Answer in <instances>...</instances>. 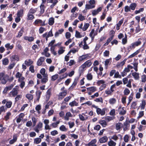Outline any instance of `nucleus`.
Here are the masks:
<instances>
[{"label":"nucleus","mask_w":146,"mask_h":146,"mask_svg":"<svg viewBox=\"0 0 146 146\" xmlns=\"http://www.w3.org/2000/svg\"><path fill=\"white\" fill-rule=\"evenodd\" d=\"M9 76L5 74L3 72L0 73V83L3 84H5L8 80Z\"/></svg>","instance_id":"1"},{"label":"nucleus","mask_w":146,"mask_h":146,"mask_svg":"<svg viewBox=\"0 0 146 146\" xmlns=\"http://www.w3.org/2000/svg\"><path fill=\"white\" fill-rule=\"evenodd\" d=\"M92 64V62L91 60H88L85 62L84 64L81 65L80 67V68L81 69L80 73L82 72L85 68L90 67Z\"/></svg>","instance_id":"2"},{"label":"nucleus","mask_w":146,"mask_h":146,"mask_svg":"<svg viewBox=\"0 0 146 146\" xmlns=\"http://www.w3.org/2000/svg\"><path fill=\"white\" fill-rule=\"evenodd\" d=\"M19 87L17 86H16L14 88H13L12 90L9 94V95L10 97H15L17 95L19 90Z\"/></svg>","instance_id":"3"},{"label":"nucleus","mask_w":146,"mask_h":146,"mask_svg":"<svg viewBox=\"0 0 146 146\" xmlns=\"http://www.w3.org/2000/svg\"><path fill=\"white\" fill-rule=\"evenodd\" d=\"M47 2L48 3H52L50 7V9H52L58 1L57 0H47Z\"/></svg>","instance_id":"4"},{"label":"nucleus","mask_w":146,"mask_h":146,"mask_svg":"<svg viewBox=\"0 0 146 146\" xmlns=\"http://www.w3.org/2000/svg\"><path fill=\"white\" fill-rule=\"evenodd\" d=\"M74 70L72 71L68 74L67 73H66L64 74L60 77V80H61L64 78H66L68 75L70 77H72L73 75H74Z\"/></svg>","instance_id":"5"},{"label":"nucleus","mask_w":146,"mask_h":146,"mask_svg":"<svg viewBox=\"0 0 146 146\" xmlns=\"http://www.w3.org/2000/svg\"><path fill=\"white\" fill-rule=\"evenodd\" d=\"M67 94V91L64 90L60 93L58 95V99L59 100H61Z\"/></svg>","instance_id":"6"},{"label":"nucleus","mask_w":146,"mask_h":146,"mask_svg":"<svg viewBox=\"0 0 146 146\" xmlns=\"http://www.w3.org/2000/svg\"><path fill=\"white\" fill-rule=\"evenodd\" d=\"M90 57L88 54L83 55L79 56L78 58V61L80 62L84 60H87L90 58Z\"/></svg>","instance_id":"7"},{"label":"nucleus","mask_w":146,"mask_h":146,"mask_svg":"<svg viewBox=\"0 0 146 146\" xmlns=\"http://www.w3.org/2000/svg\"><path fill=\"white\" fill-rule=\"evenodd\" d=\"M106 109L103 108L101 110L100 108H97L96 109V111L98 115L100 114L101 115L103 116L105 114Z\"/></svg>","instance_id":"8"},{"label":"nucleus","mask_w":146,"mask_h":146,"mask_svg":"<svg viewBox=\"0 0 146 146\" xmlns=\"http://www.w3.org/2000/svg\"><path fill=\"white\" fill-rule=\"evenodd\" d=\"M45 57L43 56L40 57L38 60L37 62V65L38 66L41 65L43 62L44 61Z\"/></svg>","instance_id":"9"},{"label":"nucleus","mask_w":146,"mask_h":146,"mask_svg":"<svg viewBox=\"0 0 146 146\" xmlns=\"http://www.w3.org/2000/svg\"><path fill=\"white\" fill-rule=\"evenodd\" d=\"M102 7H100L97 9L92 10V14L93 16H95L98 14L99 12L102 11Z\"/></svg>","instance_id":"10"},{"label":"nucleus","mask_w":146,"mask_h":146,"mask_svg":"<svg viewBox=\"0 0 146 146\" xmlns=\"http://www.w3.org/2000/svg\"><path fill=\"white\" fill-rule=\"evenodd\" d=\"M97 140L96 139H94L91 140L88 144L86 145V146H97L96 143L97 142Z\"/></svg>","instance_id":"11"},{"label":"nucleus","mask_w":146,"mask_h":146,"mask_svg":"<svg viewBox=\"0 0 146 146\" xmlns=\"http://www.w3.org/2000/svg\"><path fill=\"white\" fill-rule=\"evenodd\" d=\"M5 48H6L7 50H9L10 49H12L14 47V45L12 44L11 45H10V43H7L5 44Z\"/></svg>","instance_id":"12"},{"label":"nucleus","mask_w":146,"mask_h":146,"mask_svg":"<svg viewBox=\"0 0 146 146\" xmlns=\"http://www.w3.org/2000/svg\"><path fill=\"white\" fill-rule=\"evenodd\" d=\"M78 78L76 77L75 78L74 81L72 85V86L70 87V89H72L77 84V83L78 82Z\"/></svg>","instance_id":"13"},{"label":"nucleus","mask_w":146,"mask_h":146,"mask_svg":"<svg viewBox=\"0 0 146 146\" xmlns=\"http://www.w3.org/2000/svg\"><path fill=\"white\" fill-rule=\"evenodd\" d=\"M108 140V138L106 136H104L99 140V141L100 143H103L106 142Z\"/></svg>","instance_id":"14"},{"label":"nucleus","mask_w":146,"mask_h":146,"mask_svg":"<svg viewBox=\"0 0 146 146\" xmlns=\"http://www.w3.org/2000/svg\"><path fill=\"white\" fill-rule=\"evenodd\" d=\"M44 3H42L40 7V13L41 14H42L44 13L45 11V9L46 8L44 5L43 4Z\"/></svg>","instance_id":"15"},{"label":"nucleus","mask_w":146,"mask_h":146,"mask_svg":"<svg viewBox=\"0 0 146 146\" xmlns=\"http://www.w3.org/2000/svg\"><path fill=\"white\" fill-rule=\"evenodd\" d=\"M64 30L63 29H61L58 30L54 34V36L56 37L58 36L60 34H61L64 31Z\"/></svg>","instance_id":"16"},{"label":"nucleus","mask_w":146,"mask_h":146,"mask_svg":"<svg viewBox=\"0 0 146 146\" xmlns=\"http://www.w3.org/2000/svg\"><path fill=\"white\" fill-rule=\"evenodd\" d=\"M10 59L11 61H18L19 60L18 56L16 55H13L10 58Z\"/></svg>","instance_id":"17"},{"label":"nucleus","mask_w":146,"mask_h":146,"mask_svg":"<svg viewBox=\"0 0 146 146\" xmlns=\"http://www.w3.org/2000/svg\"><path fill=\"white\" fill-rule=\"evenodd\" d=\"M42 93V92L40 90H37L36 92V100L38 101L40 97V95Z\"/></svg>","instance_id":"18"},{"label":"nucleus","mask_w":146,"mask_h":146,"mask_svg":"<svg viewBox=\"0 0 146 146\" xmlns=\"http://www.w3.org/2000/svg\"><path fill=\"white\" fill-rule=\"evenodd\" d=\"M24 10L21 9L18 11L17 13V17H22L23 15Z\"/></svg>","instance_id":"19"},{"label":"nucleus","mask_w":146,"mask_h":146,"mask_svg":"<svg viewBox=\"0 0 146 146\" xmlns=\"http://www.w3.org/2000/svg\"><path fill=\"white\" fill-rule=\"evenodd\" d=\"M123 125L124 127L123 129L124 131H125L126 130L129 126V123L128 121H126L124 123Z\"/></svg>","instance_id":"20"},{"label":"nucleus","mask_w":146,"mask_h":146,"mask_svg":"<svg viewBox=\"0 0 146 146\" xmlns=\"http://www.w3.org/2000/svg\"><path fill=\"white\" fill-rule=\"evenodd\" d=\"M123 126V124L121 123H116L115 125V128L117 130H119Z\"/></svg>","instance_id":"21"},{"label":"nucleus","mask_w":146,"mask_h":146,"mask_svg":"<svg viewBox=\"0 0 146 146\" xmlns=\"http://www.w3.org/2000/svg\"><path fill=\"white\" fill-rule=\"evenodd\" d=\"M86 89L88 91H90L92 92H94L96 90V88L95 86H92Z\"/></svg>","instance_id":"22"},{"label":"nucleus","mask_w":146,"mask_h":146,"mask_svg":"<svg viewBox=\"0 0 146 146\" xmlns=\"http://www.w3.org/2000/svg\"><path fill=\"white\" fill-rule=\"evenodd\" d=\"M34 18V16L32 14L28 13L27 16V19L29 20H31Z\"/></svg>","instance_id":"23"},{"label":"nucleus","mask_w":146,"mask_h":146,"mask_svg":"<svg viewBox=\"0 0 146 146\" xmlns=\"http://www.w3.org/2000/svg\"><path fill=\"white\" fill-rule=\"evenodd\" d=\"M24 27H22L21 30L19 31L18 35L16 36L17 37H20L24 33Z\"/></svg>","instance_id":"24"},{"label":"nucleus","mask_w":146,"mask_h":146,"mask_svg":"<svg viewBox=\"0 0 146 146\" xmlns=\"http://www.w3.org/2000/svg\"><path fill=\"white\" fill-rule=\"evenodd\" d=\"M51 89L50 88H49L47 90L46 92V98H47L48 99L50 98V96L51 95Z\"/></svg>","instance_id":"25"},{"label":"nucleus","mask_w":146,"mask_h":146,"mask_svg":"<svg viewBox=\"0 0 146 146\" xmlns=\"http://www.w3.org/2000/svg\"><path fill=\"white\" fill-rule=\"evenodd\" d=\"M146 105V101L145 100H143L142 101L141 103L140 104V107L141 108V110H143L145 109Z\"/></svg>","instance_id":"26"},{"label":"nucleus","mask_w":146,"mask_h":146,"mask_svg":"<svg viewBox=\"0 0 146 146\" xmlns=\"http://www.w3.org/2000/svg\"><path fill=\"white\" fill-rule=\"evenodd\" d=\"M132 74L135 80H137L139 79V76L138 73L136 72H134L132 73Z\"/></svg>","instance_id":"27"},{"label":"nucleus","mask_w":146,"mask_h":146,"mask_svg":"<svg viewBox=\"0 0 146 146\" xmlns=\"http://www.w3.org/2000/svg\"><path fill=\"white\" fill-rule=\"evenodd\" d=\"M25 64L27 66H30L33 63V62L31 59L26 60L25 61Z\"/></svg>","instance_id":"28"},{"label":"nucleus","mask_w":146,"mask_h":146,"mask_svg":"<svg viewBox=\"0 0 146 146\" xmlns=\"http://www.w3.org/2000/svg\"><path fill=\"white\" fill-rule=\"evenodd\" d=\"M54 19L53 17L50 18L48 20V24L50 26L53 25L54 22Z\"/></svg>","instance_id":"29"},{"label":"nucleus","mask_w":146,"mask_h":146,"mask_svg":"<svg viewBox=\"0 0 146 146\" xmlns=\"http://www.w3.org/2000/svg\"><path fill=\"white\" fill-rule=\"evenodd\" d=\"M37 8L33 9V8H31L29 9L28 13L33 15V14L35 13L37 11Z\"/></svg>","instance_id":"30"},{"label":"nucleus","mask_w":146,"mask_h":146,"mask_svg":"<svg viewBox=\"0 0 146 146\" xmlns=\"http://www.w3.org/2000/svg\"><path fill=\"white\" fill-rule=\"evenodd\" d=\"M25 40L29 41H33L34 40V38L33 37H29L27 36H25L24 37Z\"/></svg>","instance_id":"31"},{"label":"nucleus","mask_w":146,"mask_h":146,"mask_svg":"<svg viewBox=\"0 0 146 146\" xmlns=\"http://www.w3.org/2000/svg\"><path fill=\"white\" fill-rule=\"evenodd\" d=\"M99 123L103 127H105L107 125L106 122L104 120H101L100 121Z\"/></svg>","instance_id":"32"},{"label":"nucleus","mask_w":146,"mask_h":146,"mask_svg":"<svg viewBox=\"0 0 146 146\" xmlns=\"http://www.w3.org/2000/svg\"><path fill=\"white\" fill-rule=\"evenodd\" d=\"M12 105V102L11 101H7L5 104L6 108L7 109V108H10L11 107Z\"/></svg>","instance_id":"33"},{"label":"nucleus","mask_w":146,"mask_h":146,"mask_svg":"<svg viewBox=\"0 0 146 146\" xmlns=\"http://www.w3.org/2000/svg\"><path fill=\"white\" fill-rule=\"evenodd\" d=\"M108 144L109 146H115L116 145V143L113 140H110L108 142Z\"/></svg>","instance_id":"34"},{"label":"nucleus","mask_w":146,"mask_h":146,"mask_svg":"<svg viewBox=\"0 0 146 146\" xmlns=\"http://www.w3.org/2000/svg\"><path fill=\"white\" fill-rule=\"evenodd\" d=\"M7 109L4 106H2L0 107V114L2 112H5Z\"/></svg>","instance_id":"35"},{"label":"nucleus","mask_w":146,"mask_h":146,"mask_svg":"<svg viewBox=\"0 0 146 146\" xmlns=\"http://www.w3.org/2000/svg\"><path fill=\"white\" fill-rule=\"evenodd\" d=\"M90 26V24L88 23H86L84 24L83 27L82 28V29L84 31H86Z\"/></svg>","instance_id":"36"},{"label":"nucleus","mask_w":146,"mask_h":146,"mask_svg":"<svg viewBox=\"0 0 146 146\" xmlns=\"http://www.w3.org/2000/svg\"><path fill=\"white\" fill-rule=\"evenodd\" d=\"M3 64L4 65H7L9 62V61L8 59L6 58L3 59L2 60Z\"/></svg>","instance_id":"37"},{"label":"nucleus","mask_w":146,"mask_h":146,"mask_svg":"<svg viewBox=\"0 0 146 146\" xmlns=\"http://www.w3.org/2000/svg\"><path fill=\"white\" fill-rule=\"evenodd\" d=\"M136 6V4L135 3H131L129 6L130 9L132 10H134L135 9Z\"/></svg>","instance_id":"38"},{"label":"nucleus","mask_w":146,"mask_h":146,"mask_svg":"<svg viewBox=\"0 0 146 146\" xmlns=\"http://www.w3.org/2000/svg\"><path fill=\"white\" fill-rule=\"evenodd\" d=\"M94 29H92L89 35L90 36L92 40H94Z\"/></svg>","instance_id":"39"},{"label":"nucleus","mask_w":146,"mask_h":146,"mask_svg":"<svg viewBox=\"0 0 146 146\" xmlns=\"http://www.w3.org/2000/svg\"><path fill=\"white\" fill-rule=\"evenodd\" d=\"M135 47L133 43L131 44L130 46L127 47V50L128 51H130L132 49L134 48Z\"/></svg>","instance_id":"40"},{"label":"nucleus","mask_w":146,"mask_h":146,"mask_svg":"<svg viewBox=\"0 0 146 146\" xmlns=\"http://www.w3.org/2000/svg\"><path fill=\"white\" fill-rule=\"evenodd\" d=\"M69 105L71 107H73L74 106H78V103H77L76 101L74 100L69 103Z\"/></svg>","instance_id":"41"},{"label":"nucleus","mask_w":146,"mask_h":146,"mask_svg":"<svg viewBox=\"0 0 146 146\" xmlns=\"http://www.w3.org/2000/svg\"><path fill=\"white\" fill-rule=\"evenodd\" d=\"M139 52L138 50L136 51L135 52L133 53V54H132L131 55H130L129 56L128 58V59L130 58H132L133 57H134L136 55H137L138 53Z\"/></svg>","instance_id":"42"},{"label":"nucleus","mask_w":146,"mask_h":146,"mask_svg":"<svg viewBox=\"0 0 146 146\" xmlns=\"http://www.w3.org/2000/svg\"><path fill=\"white\" fill-rule=\"evenodd\" d=\"M26 97L29 100H32L33 99V96L30 94H27L26 95Z\"/></svg>","instance_id":"43"},{"label":"nucleus","mask_w":146,"mask_h":146,"mask_svg":"<svg viewBox=\"0 0 146 146\" xmlns=\"http://www.w3.org/2000/svg\"><path fill=\"white\" fill-rule=\"evenodd\" d=\"M63 48L62 47H61L59 49L58 51V53L59 55H60L64 52L65 50L63 49Z\"/></svg>","instance_id":"44"},{"label":"nucleus","mask_w":146,"mask_h":146,"mask_svg":"<svg viewBox=\"0 0 146 146\" xmlns=\"http://www.w3.org/2000/svg\"><path fill=\"white\" fill-rule=\"evenodd\" d=\"M114 118V117L107 116L105 117V119L107 121H110L113 119Z\"/></svg>","instance_id":"45"},{"label":"nucleus","mask_w":146,"mask_h":146,"mask_svg":"<svg viewBox=\"0 0 146 146\" xmlns=\"http://www.w3.org/2000/svg\"><path fill=\"white\" fill-rule=\"evenodd\" d=\"M95 6L94 5H91L86 4V9H89L94 8Z\"/></svg>","instance_id":"46"},{"label":"nucleus","mask_w":146,"mask_h":146,"mask_svg":"<svg viewBox=\"0 0 146 146\" xmlns=\"http://www.w3.org/2000/svg\"><path fill=\"white\" fill-rule=\"evenodd\" d=\"M11 113L10 112H8L6 113V115L5 116L4 118L5 121H7L9 119V116L11 115Z\"/></svg>","instance_id":"47"},{"label":"nucleus","mask_w":146,"mask_h":146,"mask_svg":"<svg viewBox=\"0 0 146 146\" xmlns=\"http://www.w3.org/2000/svg\"><path fill=\"white\" fill-rule=\"evenodd\" d=\"M41 141V139L40 138H37L34 139V143L36 144L40 143Z\"/></svg>","instance_id":"48"},{"label":"nucleus","mask_w":146,"mask_h":146,"mask_svg":"<svg viewBox=\"0 0 146 146\" xmlns=\"http://www.w3.org/2000/svg\"><path fill=\"white\" fill-rule=\"evenodd\" d=\"M60 121H56V122L52 123L51 124V125L54 128H55L57 127Z\"/></svg>","instance_id":"49"},{"label":"nucleus","mask_w":146,"mask_h":146,"mask_svg":"<svg viewBox=\"0 0 146 146\" xmlns=\"http://www.w3.org/2000/svg\"><path fill=\"white\" fill-rule=\"evenodd\" d=\"M126 60L124 59L123 61L121 62L120 63L117 64V66L118 67L123 66L125 63Z\"/></svg>","instance_id":"50"},{"label":"nucleus","mask_w":146,"mask_h":146,"mask_svg":"<svg viewBox=\"0 0 146 146\" xmlns=\"http://www.w3.org/2000/svg\"><path fill=\"white\" fill-rule=\"evenodd\" d=\"M87 79L89 80H91L93 78V76L91 73L88 74L87 75Z\"/></svg>","instance_id":"51"},{"label":"nucleus","mask_w":146,"mask_h":146,"mask_svg":"<svg viewBox=\"0 0 146 146\" xmlns=\"http://www.w3.org/2000/svg\"><path fill=\"white\" fill-rule=\"evenodd\" d=\"M123 93L124 95H127L130 93V90L126 88L124 91Z\"/></svg>","instance_id":"52"},{"label":"nucleus","mask_w":146,"mask_h":146,"mask_svg":"<svg viewBox=\"0 0 146 146\" xmlns=\"http://www.w3.org/2000/svg\"><path fill=\"white\" fill-rule=\"evenodd\" d=\"M58 74H56L52 76V81H54L58 78Z\"/></svg>","instance_id":"53"},{"label":"nucleus","mask_w":146,"mask_h":146,"mask_svg":"<svg viewBox=\"0 0 146 146\" xmlns=\"http://www.w3.org/2000/svg\"><path fill=\"white\" fill-rule=\"evenodd\" d=\"M111 59V58H110L109 59H106L105 61V65L106 67H107L108 66Z\"/></svg>","instance_id":"54"},{"label":"nucleus","mask_w":146,"mask_h":146,"mask_svg":"<svg viewBox=\"0 0 146 146\" xmlns=\"http://www.w3.org/2000/svg\"><path fill=\"white\" fill-rule=\"evenodd\" d=\"M114 77L115 78H121V76L119 74V72H115V74Z\"/></svg>","instance_id":"55"},{"label":"nucleus","mask_w":146,"mask_h":146,"mask_svg":"<svg viewBox=\"0 0 146 146\" xmlns=\"http://www.w3.org/2000/svg\"><path fill=\"white\" fill-rule=\"evenodd\" d=\"M42 23V21L41 19H37L33 23L34 25H37L38 23Z\"/></svg>","instance_id":"56"},{"label":"nucleus","mask_w":146,"mask_h":146,"mask_svg":"<svg viewBox=\"0 0 146 146\" xmlns=\"http://www.w3.org/2000/svg\"><path fill=\"white\" fill-rule=\"evenodd\" d=\"M75 36L77 38H80L82 37V36L80 34V33L77 31H76Z\"/></svg>","instance_id":"57"},{"label":"nucleus","mask_w":146,"mask_h":146,"mask_svg":"<svg viewBox=\"0 0 146 146\" xmlns=\"http://www.w3.org/2000/svg\"><path fill=\"white\" fill-rule=\"evenodd\" d=\"M78 19L81 21H83L85 19V17L84 16H83L82 14H80L78 17Z\"/></svg>","instance_id":"58"},{"label":"nucleus","mask_w":146,"mask_h":146,"mask_svg":"<svg viewBox=\"0 0 146 146\" xmlns=\"http://www.w3.org/2000/svg\"><path fill=\"white\" fill-rule=\"evenodd\" d=\"M110 54V52L108 50H106L104 52V56L105 57L109 56Z\"/></svg>","instance_id":"59"},{"label":"nucleus","mask_w":146,"mask_h":146,"mask_svg":"<svg viewBox=\"0 0 146 146\" xmlns=\"http://www.w3.org/2000/svg\"><path fill=\"white\" fill-rule=\"evenodd\" d=\"M114 91V90H106L105 92L106 94L108 95H111L112 93Z\"/></svg>","instance_id":"60"},{"label":"nucleus","mask_w":146,"mask_h":146,"mask_svg":"<svg viewBox=\"0 0 146 146\" xmlns=\"http://www.w3.org/2000/svg\"><path fill=\"white\" fill-rule=\"evenodd\" d=\"M94 101L96 102H101L102 103L103 102V100L102 98H97Z\"/></svg>","instance_id":"61"},{"label":"nucleus","mask_w":146,"mask_h":146,"mask_svg":"<svg viewBox=\"0 0 146 146\" xmlns=\"http://www.w3.org/2000/svg\"><path fill=\"white\" fill-rule=\"evenodd\" d=\"M144 115V111H141L139 112V116L137 117L138 118H139L143 116Z\"/></svg>","instance_id":"62"},{"label":"nucleus","mask_w":146,"mask_h":146,"mask_svg":"<svg viewBox=\"0 0 146 146\" xmlns=\"http://www.w3.org/2000/svg\"><path fill=\"white\" fill-rule=\"evenodd\" d=\"M116 102V100L115 99L113 98L110 99L109 101V102L110 104H113L115 103Z\"/></svg>","instance_id":"63"},{"label":"nucleus","mask_w":146,"mask_h":146,"mask_svg":"<svg viewBox=\"0 0 146 146\" xmlns=\"http://www.w3.org/2000/svg\"><path fill=\"white\" fill-rule=\"evenodd\" d=\"M146 81V75H143L141 76V81L142 82H145Z\"/></svg>","instance_id":"64"}]
</instances>
